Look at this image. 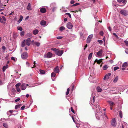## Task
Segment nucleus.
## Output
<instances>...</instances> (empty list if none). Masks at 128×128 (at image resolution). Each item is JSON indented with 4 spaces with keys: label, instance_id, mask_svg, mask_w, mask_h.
I'll list each match as a JSON object with an SVG mask.
<instances>
[{
    "label": "nucleus",
    "instance_id": "31",
    "mask_svg": "<svg viewBox=\"0 0 128 128\" xmlns=\"http://www.w3.org/2000/svg\"><path fill=\"white\" fill-rule=\"evenodd\" d=\"M40 74H45V71L41 70H40Z\"/></svg>",
    "mask_w": 128,
    "mask_h": 128
},
{
    "label": "nucleus",
    "instance_id": "60",
    "mask_svg": "<svg viewBox=\"0 0 128 128\" xmlns=\"http://www.w3.org/2000/svg\"><path fill=\"white\" fill-rule=\"evenodd\" d=\"M20 100V98H17V99H16L15 100V101L16 102H17L18 101Z\"/></svg>",
    "mask_w": 128,
    "mask_h": 128
},
{
    "label": "nucleus",
    "instance_id": "40",
    "mask_svg": "<svg viewBox=\"0 0 128 128\" xmlns=\"http://www.w3.org/2000/svg\"><path fill=\"white\" fill-rule=\"evenodd\" d=\"M17 29L18 30L21 31L22 30V28L21 26H18L17 27Z\"/></svg>",
    "mask_w": 128,
    "mask_h": 128
},
{
    "label": "nucleus",
    "instance_id": "53",
    "mask_svg": "<svg viewBox=\"0 0 128 128\" xmlns=\"http://www.w3.org/2000/svg\"><path fill=\"white\" fill-rule=\"evenodd\" d=\"M25 106H22L21 107V109L22 110H24V108H25Z\"/></svg>",
    "mask_w": 128,
    "mask_h": 128
},
{
    "label": "nucleus",
    "instance_id": "28",
    "mask_svg": "<svg viewBox=\"0 0 128 128\" xmlns=\"http://www.w3.org/2000/svg\"><path fill=\"white\" fill-rule=\"evenodd\" d=\"M33 45H36L37 46H38L40 45V43L39 42H35L34 43Z\"/></svg>",
    "mask_w": 128,
    "mask_h": 128
},
{
    "label": "nucleus",
    "instance_id": "39",
    "mask_svg": "<svg viewBox=\"0 0 128 128\" xmlns=\"http://www.w3.org/2000/svg\"><path fill=\"white\" fill-rule=\"evenodd\" d=\"M56 75V74L55 73L53 72L52 73V74H51V77L52 78L53 77H54Z\"/></svg>",
    "mask_w": 128,
    "mask_h": 128
},
{
    "label": "nucleus",
    "instance_id": "6",
    "mask_svg": "<svg viewBox=\"0 0 128 128\" xmlns=\"http://www.w3.org/2000/svg\"><path fill=\"white\" fill-rule=\"evenodd\" d=\"M93 36L92 34H91L90 35L88 38L86 40V42L87 43H89L91 41V39Z\"/></svg>",
    "mask_w": 128,
    "mask_h": 128
},
{
    "label": "nucleus",
    "instance_id": "43",
    "mask_svg": "<svg viewBox=\"0 0 128 128\" xmlns=\"http://www.w3.org/2000/svg\"><path fill=\"white\" fill-rule=\"evenodd\" d=\"M70 92V88H68L67 89V91L66 92V95H67L68 94H69Z\"/></svg>",
    "mask_w": 128,
    "mask_h": 128
},
{
    "label": "nucleus",
    "instance_id": "46",
    "mask_svg": "<svg viewBox=\"0 0 128 128\" xmlns=\"http://www.w3.org/2000/svg\"><path fill=\"white\" fill-rule=\"evenodd\" d=\"M27 35L28 36L30 37H32V33H28L27 34Z\"/></svg>",
    "mask_w": 128,
    "mask_h": 128
},
{
    "label": "nucleus",
    "instance_id": "1",
    "mask_svg": "<svg viewBox=\"0 0 128 128\" xmlns=\"http://www.w3.org/2000/svg\"><path fill=\"white\" fill-rule=\"evenodd\" d=\"M102 115L101 112H99V113H96V118L98 120L101 119L103 117Z\"/></svg>",
    "mask_w": 128,
    "mask_h": 128
},
{
    "label": "nucleus",
    "instance_id": "54",
    "mask_svg": "<svg viewBox=\"0 0 128 128\" xmlns=\"http://www.w3.org/2000/svg\"><path fill=\"white\" fill-rule=\"evenodd\" d=\"M26 65H27V66L28 67H30V64L28 62H26Z\"/></svg>",
    "mask_w": 128,
    "mask_h": 128
},
{
    "label": "nucleus",
    "instance_id": "33",
    "mask_svg": "<svg viewBox=\"0 0 128 128\" xmlns=\"http://www.w3.org/2000/svg\"><path fill=\"white\" fill-rule=\"evenodd\" d=\"M118 80V76H116L115 77V78L114 79L113 82H116Z\"/></svg>",
    "mask_w": 128,
    "mask_h": 128
},
{
    "label": "nucleus",
    "instance_id": "63",
    "mask_svg": "<svg viewBox=\"0 0 128 128\" xmlns=\"http://www.w3.org/2000/svg\"><path fill=\"white\" fill-rule=\"evenodd\" d=\"M108 30L110 32L111 31V29L110 26H109L108 27Z\"/></svg>",
    "mask_w": 128,
    "mask_h": 128
},
{
    "label": "nucleus",
    "instance_id": "47",
    "mask_svg": "<svg viewBox=\"0 0 128 128\" xmlns=\"http://www.w3.org/2000/svg\"><path fill=\"white\" fill-rule=\"evenodd\" d=\"M21 85V84L20 83H18L17 84H16L15 86L16 88L19 87V86H20Z\"/></svg>",
    "mask_w": 128,
    "mask_h": 128
},
{
    "label": "nucleus",
    "instance_id": "3",
    "mask_svg": "<svg viewBox=\"0 0 128 128\" xmlns=\"http://www.w3.org/2000/svg\"><path fill=\"white\" fill-rule=\"evenodd\" d=\"M120 14L124 16H126L128 14V11L124 9L120 10Z\"/></svg>",
    "mask_w": 128,
    "mask_h": 128
},
{
    "label": "nucleus",
    "instance_id": "57",
    "mask_svg": "<svg viewBox=\"0 0 128 128\" xmlns=\"http://www.w3.org/2000/svg\"><path fill=\"white\" fill-rule=\"evenodd\" d=\"M0 22L2 23H4L3 20L1 18H0Z\"/></svg>",
    "mask_w": 128,
    "mask_h": 128
},
{
    "label": "nucleus",
    "instance_id": "45",
    "mask_svg": "<svg viewBox=\"0 0 128 128\" xmlns=\"http://www.w3.org/2000/svg\"><path fill=\"white\" fill-rule=\"evenodd\" d=\"M119 69V68L118 66H116L114 68V71H115Z\"/></svg>",
    "mask_w": 128,
    "mask_h": 128
},
{
    "label": "nucleus",
    "instance_id": "32",
    "mask_svg": "<svg viewBox=\"0 0 128 128\" xmlns=\"http://www.w3.org/2000/svg\"><path fill=\"white\" fill-rule=\"evenodd\" d=\"M92 55V53H91L89 54L88 58V60H90L91 58Z\"/></svg>",
    "mask_w": 128,
    "mask_h": 128
},
{
    "label": "nucleus",
    "instance_id": "12",
    "mask_svg": "<svg viewBox=\"0 0 128 128\" xmlns=\"http://www.w3.org/2000/svg\"><path fill=\"white\" fill-rule=\"evenodd\" d=\"M21 89L22 90H24L26 88V84L25 83H23L20 85Z\"/></svg>",
    "mask_w": 128,
    "mask_h": 128
},
{
    "label": "nucleus",
    "instance_id": "29",
    "mask_svg": "<svg viewBox=\"0 0 128 128\" xmlns=\"http://www.w3.org/2000/svg\"><path fill=\"white\" fill-rule=\"evenodd\" d=\"M108 66L107 65H106L103 66V68L104 70H106L108 68Z\"/></svg>",
    "mask_w": 128,
    "mask_h": 128
},
{
    "label": "nucleus",
    "instance_id": "19",
    "mask_svg": "<svg viewBox=\"0 0 128 128\" xmlns=\"http://www.w3.org/2000/svg\"><path fill=\"white\" fill-rule=\"evenodd\" d=\"M123 0H120V6H123L126 4V1H124Z\"/></svg>",
    "mask_w": 128,
    "mask_h": 128
},
{
    "label": "nucleus",
    "instance_id": "56",
    "mask_svg": "<svg viewBox=\"0 0 128 128\" xmlns=\"http://www.w3.org/2000/svg\"><path fill=\"white\" fill-rule=\"evenodd\" d=\"M80 4L79 3H76L75 4H73L72 5L73 6H76L78 5H79Z\"/></svg>",
    "mask_w": 128,
    "mask_h": 128
},
{
    "label": "nucleus",
    "instance_id": "38",
    "mask_svg": "<svg viewBox=\"0 0 128 128\" xmlns=\"http://www.w3.org/2000/svg\"><path fill=\"white\" fill-rule=\"evenodd\" d=\"M11 59L12 60H13L14 62L16 61L17 60V59L16 58H15L13 57H11Z\"/></svg>",
    "mask_w": 128,
    "mask_h": 128
},
{
    "label": "nucleus",
    "instance_id": "11",
    "mask_svg": "<svg viewBox=\"0 0 128 128\" xmlns=\"http://www.w3.org/2000/svg\"><path fill=\"white\" fill-rule=\"evenodd\" d=\"M66 27L69 29H71L73 27V25L70 22H68L67 24Z\"/></svg>",
    "mask_w": 128,
    "mask_h": 128
},
{
    "label": "nucleus",
    "instance_id": "10",
    "mask_svg": "<svg viewBox=\"0 0 128 128\" xmlns=\"http://www.w3.org/2000/svg\"><path fill=\"white\" fill-rule=\"evenodd\" d=\"M103 50H100L99 51L96 52L97 55L98 56L100 57H102V54L103 53Z\"/></svg>",
    "mask_w": 128,
    "mask_h": 128
},
{
    "label": "nucleus",
    "instance_id": "55",
    "mask_svg": "<svg viewBox=\"0 0 128 128\" xmlns=\"http://www.w3.org/2000/svg\"><path fill=\"white\" fill-rule=\"evenodd\" d=\"M17 91L18 92H20V90L19 87L16 88Z\"/></svg>",
    "mask_w": 128,
    "mask_h": 128
},
{
    "label": "nucleus",
    "instance_id": "13",
    "mask_svg": "<svg viewBox=\"0 0 128 128\" xmlns=\"http://www.w3.org/2000/svg\"><path fill=\"white\" fill-rule=\"evenodd\" d=\"M111 75V73H108L106 75L104 78V80H106L108 79L109 78V76Z\"/></svg>",
    "mask_w": 128,
    "mask_h": 128
},
{
    "label": "nucleus",
    "instance_id": "62",
    "mask_svg": "<svg viewBox=\"0 0 128 128\" xmlns=\"http://www.w3.org/2000/svg\"><path fill=\"white\" fill-rule=\"evenodd\" d=\"M125 52L126 54H128V49L126 48L125 50Z\"/></svg>",
    "mask_w": 128,
    "mask_h": 128
},
{
    "label": "nucleus",
    "instance_id": "14",
    "mask_svg": "<svg viewBox=\"0 0 128 128\" xmlns=\"http://www.w3.org/2000/svg\"><path fill=\"white\" fill-rule=\"evenodd\" d=\"M113 35H114V36L113 37V38L114 40L117 42L116 41V40H115V39H118L119 38L118 37V36L116 35V34L115 33H113Z\"/></svg>",
    "mask_w": 128,
    "mask_h": 128
},
{
    "label": "nucleus",
    "instance_id": "36",
    "mask_svg": "<svg viewBox=\"0 0 128 128\" xmlns=\"http://www.w3.org/2000/svg\"><path fill=\"white\" fill-rule=\"evenodd\" d=\"M65 28L63 26H62L60 28V31H62L63 30H65Z\"/></svg>",
    "mask_w": 128,
    "mask_h": 128
},
{
    "label": "nucleus",
    "instance_id": "30",
    "mask_svg": "<svg viewBox=\"0 0 128 128\" xmlns=\"http://www.w3.org/2000/svg\"><path fill=\"white\" fill-rule=\"evenodd\" d=\"M21 106V104H17L16 105L15 107V109L16 110L18 108H20Z\"/></svg>",
    "mask_w": 128,
    "mask_h": 128
},
{
    "label": "nucleus",
    "instance_id": "59",
    "mask_svg": "<svg viewBox=\"0 0 128 128\" xmlns=\"http://www.w3.org/2000/svg\"><path fill=\"white\" fill-rule=\"evenodd\" d=\"M100 34L101 36H102L103 35L104 32L102 31H101L100 32Z\"/></svg>",
    "mask_w": 128,
    "mask_h": 128
},
{
    "label": "nucleus",
    "instance_id": "26",
    "mask_svg": "<svg viewBox=\"0 0 128 128\" xmlns=\"http://www.w3.org/2000/svg\"><path fill=\"white\" fill-rule=\"evenodd\" d=\"M3 126L6 128H8V126L6 123H4L3 124Z\"/></svg>",
    "mask_w": 128,
    "mask_h": 128
},
{
    "label": "nucleus",
    "instance_id": "16",
    "mask_svg": "<svg viewBox=\"0 0 128 128\" xmlns=\"http://www.w3.org/2000/svg\"><path fill=\"white\" fill-rule=\"evenodd\" d=\"M16 112V113L15 114H12V115H16V114H17L18 113V111H16L15 110H10L8 112H7V114H8V112H10L11 114H12L13 112Z\"/></svg>",
    "mask_w": 128,
    "mask_h": 128
},
{
    "label": "nucleus",
    "instance_id": "58",
    "mask_svg": "<svg viewBox=\"0 0 128 128\" xmlns=\"http://www.w3.org/2000/svg\"><path fill=\"white\" fill-rule=\"evenodd\" d=\"M62 38V37L61 36H58L56 37V38L58 39H60Z\"/></svg>",
    "mask_w": 128,
    "mask_h": 128
},
{
    "label": "nucleus",
    "instance_id": "37",
    "mask_svg": "<svg viewBox=\"0 0 128 128\" xmlns=\"http://www.w3.org/2000/svg\"><path fill=\"white\" fill-rule=\"evenodd\" d=\"M108 102L110 106H112L114 105V103L113 102H112V101H108Z\"/></svg>",
    "mask_w": 128,
    "mask_h": 128
},
{
    "label": "nucleus",
    "instance_id": "8",
    "mask_svg": "<svg viewBox=\"0 0 128 128\" xmlns=\"http://www.w3.org/2000/svg\"><path fill=\"white\" fill-rule=\"evenodd\" d=\"M111 125L114 126H116V123L115 119H113L111 122Z\"/></svg>",
    "mask_w": 128,
    "mask_h": 128
},
{
    "label": "nucleus",
    "instance_id": "5",
    "mask_svg": "<svg viewBox=\"0 0 128 128\" xmlns=\"http://www.w3.org/2000/svg\"><path fill=\"white\" fill-rule=\"evenodd\" d=\"M63 53V52L62 50H58V51L56 52V55L59 56H61Z\"/></svg>",
    "mask_w": 128,
    "mask_h": 128
},
{
    "label": "nucleus",
    "instance_id": "49",
    "mask_svg": "<svg viewBox=\"0 0 128 128\" xmlns=\"http://www.w3.org/2000/svg\"><path fill=\"white\" fill-rule=\"evenodd\" d=\"M24 31H22V32L20 33V36H23L24 35Z\"/></svg>",
    "mask_w": 128,
    "mask_h": 128
},
{
    "label": "nucleus",
    "instance_id": "21",
    "mask_svg": "<svg viewBox=\"0 0 128 128\" xmlns=\"http://www.w3.org/2000/svg\"><path fill=\"white\" fill-rule=\"evenodd\" d=\"M39 32V31L37 29H35L33 31V34H34L36 35L38 34Z\"/></svg>",
    "mask_w": 128,
    "mask_h": 128
},
{
    "label": "nucleus",
    "instance_id": "9",
    "mask_svg": "<svg viewBox=\"0 0 128 128\" xmlns=\"http://www.w3.org/2000/svg\"><path fill=\"white\" fill-rule=\"evenodd\" d=\"M128 64L127 62H125L123 64L122 66V70H125V68L127 67L128 66Z\"/></svg>",
    "mask_w": 128,
    "mask_h": 128
},
{
    "label": "nucleus",
    "instance_id": "48",
    "mask_svg": "<svg viewBox=\"0 0 128 128\" xmlns=\"http://www.w3.org/2000/svg\"><path fill=\"white\" fill-rule=\"evenodd\" d=\"M66 14L68 15L70 18H71V14L70 13L68 12L66 13Z\"/></svg>",
    "mask_w": 128,
    "mask_h": 128
},
{
    "label": "nucleus",
    "instance_id": "22",
    "mask_svg": "<svg viewBox=\"0 0 128 128\" xmlns=\"http://www.w3.org/2000/svg\"><path fill=\"white\" fill-rule=\"evenodd\" d=\"M8 64H6V66H4L2 68L3 72L5 71L6 69L8 68Z\"/></svg>",
    "mask_w": 128,
    "mask_h": 128
},
{
    "label": "nucleus",
    "instance_id": "24",
    "mask_svg": "<svg viewBox=\"0 0 128 128\" xmlns=\"http://www.w3.org/2000/svg\"><path fill=\"white\" fill-rule=\"evenodd\" d=\"M80 38L84 40V37L83 34L82 32H80Z\"/></svg>",
    "mask_w": 128,
    "mask_h": 128
},
{
    "label": "nucleus",
    "instance_id": "61",
    "mask_svg": "<svg viewBox=\"0 0 128 128\" xmlns=\"http://www.w3.org/2000/svg\"><path fill=\"white\" fill-rule=\"evenodd\" d=\"M2 18H3L2 20H4V21H6V18L4 16H2Z\"/></svg>",
    "mask_w": 128,
    "mask_h": 128
},
{
    "label": "nucleus",
    "instance_id": "64",
    "mask_svg": "<svg viewBox=\"0 0 128 128\" xmlns=\"http://www.w3.org/2000/svg\"><path fill=\"white\" fill-rule=\"evenodd\" d=\"M3 84V82H2V80H0V85H2Z\"/></svg>",
    "mask_w": 128,
    "mask_h": 128
},
{
    "label": "nucleus",
    "instance_id": "4",
    "mask_svg": "<svg viewBox=\"0 0 128 128\" xmlns=\"http://www.w3.org/2000/svg\"><path fill=\"white\" fill-rule=\"evenodd\" d=\"M28 56V54L26 52H24L21 55L22 58L24 60L26 59L27 58Z\"/></svg>",
    "mask_w": 128,
    "mask_h": 128
},
{
    "label": "nucleus",
    "instance_id": "15",
    "mask_svg": "<svg viewBox=\"0 0 128 128\" xmlns=\"http://www.w3.org/2000/svg\"><path fill=\"white\" fill-rule=\"evenodd\" d=\"M31 40L30 39V38H27L26 40V45L28 46H29L30 45V42Z\"/></svg>",
    "mask_w": 128,
    "mask_h": 128
},
{
    "label": "nucleus",
    "instance_id": "50",
    "mask_svg": "<svg viewBox=\"0 0 128 128\" xmlns=\"http://www.w3.org/2000/svg\"><path fill=\"white\" fill-rule=\"evenodd\" d=\"M2 49L4 50L3 52H4L5 51V50L6 49V47L4 46H3L2 47Z\"/></svg>",
    "mask_w": 128,
    "mask_h": 128
},
{
    "label": "nucleus",
    "instance_id": "23",
    "mask_svg": "<svg viewBox=\"0 0 128 128\" xmlns=\"http://www.w3.org/2000/svg\"><path fill=\"white\" fill-rule=\"evenodd\" d=\"M27 9L28 10H32V9L31 8V4L30 3H29L28 4L27 7Z\"/></svg>",
    "mask_w": 128,
    "mask_h": 128
},
{
    "label": "nucleus",
    "instance_id": "42",
    "mask_svg": "<svg viewBox=\"0 0 128 128\" xmlns=\"http://www.w3.org/2000/svg\"><path fill=\"white\" fill-rule=\"evenodd\" d=\"M112 4L113 6H115L118 7V4H116L115 2H112Z\"/></svg>",
    "mask_w": 128,
    "mask_h": 128
},
{
    "label": "nucleus",
    "instance_id": "41",
    "mask_svg": "<svg viewBox=\"0 0 128 128\" xmlns=\"http://www.w3.org/2000/svg\"><path fill=\"white\" fill-rule=\"evenodd\" d=\"M98 42L100 44H102L103 43V41L101 40H98Z\"/></svg>",
    "mask_w": 128,
    "mask_h": 128
},
{
    "label": "nucleus",
    "instance_id": "51",
    "mask_svg": "<svg viewBox=\"0 0 128 128\" xmlns=\"http://www.w3.org/2000/svg\"><path fill=\"white\" fill-rule=\"evenodd\" d=\"M124 42L126 44V46H128V41L127 40H124Z\"/></svg>",
    "mask_w": 128,
    "mask_h": 128
},
{
    "label": "nucleus",
    "instance_id": "25",
    "mask_svg": "<svg viewBox=\"0 0 128 128\" xmlns=\"http://www.w3.org/2000/svg\"><path fill=\"white\" fill-rule=\"evenodd\" d=\"M95 62H96L97 64H99L102 62V60H98L97 59H96L95 60Z\"/></svg>",
    "mask_w": 128,
    "mask_h": 128
},
{
    "label": "nucleus",
    "instance_id": "18",
    "mask_svg": "<svg viewBox=\"0 0 128 128\" xmlns=\"http://www.w3.org/2000/svg\"><path fill=\"white\" fill-rule=\"evenodd\" d=\"M40 12L41 13H44L46 12V10L45 8H40Z\"/></svg>",
    "mask_w": 128,
    "mask_h": 128
},
{
    "label": "nucleus",
    "instance_id": "52",
    "mask_svg": "<svg viewBox=\"0 0 128 128\" xmlns=\"http://www.w3.org/2000/svg\"><path fill=\"white\" fill-rule=\"evenodd\" d=\"M72 112L74 114H75L74 110L72 108V107H71L70 108Z\"/></svg>",
    "mask_w": 128,
    "mask_h": 128
},
{
    "label": "nucleus",
    "instance_id": "2",
    "mask_svg": "<svg viewBox=\"0 0 128 128\" xmlns=\"http://www.w3.org/2000/svg\"><path fill=\"white\" fill-rule=\"evenodd\" d=\"M52 54L50 52H48L47 54H45L44 56V58H50L52 57Z\"/></svg>",
    "mask_w": 128,
    "mask_h": 128
},
{
    "label": "nucleus",
    "instance_id": "7",
    "mask_svg": "<svg viewBox=\"0 0 128 128\" xmlns=\"http://www.w3.org/2000/svg\"><path fill=\"white\" fill-rule=\"evenodd\" d=\"M96 108V113H99V112H101V110L100 109V108L98 104L96 105V106H95Z\"/></svg>",
    "mask_w": 128,
    "mask_h": 128
},
{
    "label": "nucleus",
    "instance_id": "20",
    "mask_svg": "<svg viewBox=\"0 0 128 128\" xmlns=\"http://www.w3.org/2000/svg\"><path fill=\"white\" fill-rule=\"evenodd\" d=\"M40 24L42 26H46V21L45 20H42L41 22H40Z\"/></svg>",
    "mask_w": 128,
    "mask_h": 128
},
{
    "label": "nucleus",
    "instance_id": "44",
    "mask_svg": "<svg viewBox=\"0 0 128 128\" xmlns=\"http://www.w3.org/2000/svg\"><path fill=\"white\" fill-rule=\"evenodd\" d=\"M51 50H53L55 52V53H56V52H57L58 50L56 48H52L51 49Z\"/></svg>",
    "mask_w": 128,
    "mask_h": 128
},
{
    "label": "nucleus",
    "instance_id": "35",
    "mask_svg": "<svg viewBox=\"0 0 128 128\" xmlns=\"http://www.w3.org/2000/svg\"><path fill=\"white\" fill-rule=\"evenodd\" d=\"M23 16H22L21 15L20 16V18L19 20L18 21V22L20 23L22 20Z\"/></svg>",
    "mask_w": 128,
    "mask_h": 128
},
{
    "label": "nucleus",
    "instance_id": "27",
    "mask_svg": "<svg viewBox=\"0 0 128 128\" xmlns=\"http://www.w3.org/2000/svg\"><path fill=\"white\" fill-rule=\"evenodd\" d=\"M96 90L98 92H100L102 91V89L99 86H98L96 88Z\"/></svg>",
    "mask_w": 128,
    "mask_h": 128
},
{
    "label": "nucleus",
    "instance_id": "17",
    "mask_svg": "<svg viewBox=\"0 0 128 128\" xmlns=\"http://www.w3.org/2000/svg\"><path fill=\"white\" fill-rule=\"evenodd\" d=\"M54 71L56 73H59L60 72V70L58 68V67L56 66L55 68H54Z\"/></svg>",
    "mask_w": 128,
    "mask_h": 128
},
{
    "label": "nucleus",
    "instance_id": "34",
    "mask_svg": "<svg viewBox=\"0 0 128 128\" xmlns=\"http://www.w3.org/2000/svg\"><path fill=\"white\" fill-rule=\"evenodd\" d=\"M25 40H24L22 42V44H21V46L22 47H24L25 46L26 44L25 43Z\"/></svg>",
    "mask_w": 128,
    "mask_h": 128
}]
</instances>
